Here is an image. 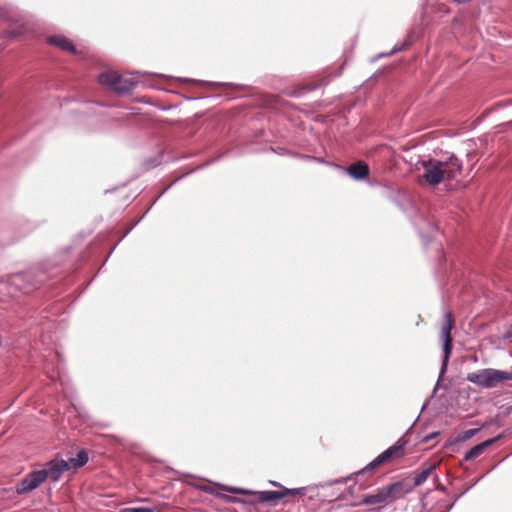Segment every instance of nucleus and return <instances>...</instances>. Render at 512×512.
<instances>
[{
	"label": "nucleus",
	"instance_id": "f3484780",
	"mask_svg": "<svg viewBox=\"0 0 512 512\" xmlns=\"http://www.w3.org/2000/svg\"><path fill=\"white\" fill-rule=\"evenodd\" d=\"M479 430L480 429L476 428V429H468V430L464 431L461 435V440L466 441V440L472 438L479 432Z\"/></svg>",
	"mask_w": 512,
	"mask_h": 512
},
{
	"label": "nucleus",
	"instance_id": "f257e3e1",
	"mask_svg": "<svg viewBox=\"0 0 512 512\" xmlns=\"http://www.w3.org/2000/svg\"><path fill=\"white\" fill-rule=\"evenodd\" d=\"M424 168L423 178L430 185H438L457 179L462 172L463 163L455 155L446 160L429 159L422 162Z\"/></svg>",
	"mask_w": 512,
	"mask_h": 512
},
{
	"label": "nucleus",
	"instance_id": "9d476101",
	"mask_svg": "<svg viewBox=\"0 0 512 512\" xmlns=\"http://www.w3.org/2000/svg\"><path fill=\"white\" fill-rule=\"evenodd\" d=\"M440 462L434 463H424L421 466L420 471L415 472L413 489L415 487L421 486L423 483L427 481V479L433 475V472L439 467Z\"/></svg>",
	"mask_w": 512,
	"mask_h": 512
},
{
	"label": "nucleus",
	"instance_id": "6e6552de",
	"mask_svg": "<svg viewBox=\"0 0 512 512\" xmlns=\"http://www.w3.org/2000/svg\"><path fill=\"white\" fill-rule=\"evenodd\" d=\"M69 470L66 460L58 457L51 460L46 467L42 469V471H44L45 479H49L54 482L61 478L63 472Z\"/></svg>",
	"mask_w": 512,
	"mask_h": 512
},
{
	"label": "nucleus",
	"instance_id": "a211bd4d",
	"mask_svg": "<svg viewBox=\"0 0 512 512\" xmlns=\"http://www.w3.org/2000/svg\"><path fill=\"white\" fill-rule=\"evenodd\" d=\"M223 489L225 491L232 492V493H239V494H250L251 493V491H249L247 489L237 488V487L224 486Z\"/></svg>",
	"mask_w": 512,
	"mask_h": 512
},
{
	"label": "nucleus",
	"instance_id": "f03ea898",
	"mask_svg": "<svg viewBox=\"0 0 512 512\" xmlns=\"http://www.w3.org/2000/svg\"><path fill=\"white\" fill-rule=\"evenodd\" d=\"M469 382L484 388L491 389L497 387L500 383L512 380V372L484 368L469 373L466 378Z\"/></svg>",
	"mask_w": 512,
	"mask_h": 512
},
{
	"label": "nucleus",
	"instance_id": "2eb2a0df",
	"mask_svg": "<svg viewBox=\"0 0 512 512\" xmlns=\"http://www.w3.org/2000/svg\"><path fill=\"white\" fill-rule=\"evenodd\" d=\"M48 42L52 45L58 46L63 50L74 52L75 48L70 39L62 35H55L48 38Z\"/></svg>",
	"mask_w": 512,
	"mask_h": 512
},
{
	"label": "nucleus",
	"instance_id": "6ab92c4d",
	"mask_svg": "<svg viewBox=\"0 0 512 512\" xmlns=\"http://www.w3.org/2000/svg\"><path fill=\"white\" fill-rule=\"evenodd\" d=\"M121 512H153V511L146 507H127V508L122 509Z\"/></svg>",
	"mask_w": 512,
	"mask_h": 512
},
{
	"label": "nucleus",
	"instance_id": "1a4fd4ad",
	"mask_svg": "<svg viewBox=\"0 0 512 512\" xmlns=\"http://www.w3.org/2000/svg\"><path fill=\"white\" fill-rule=\"evenodd\" d=\"M383 488L389 499L388 501H394L396 499L402 498L413 490V486L403 481L394 482Z\"/></svg>",
	"mask_w": 512,
	"mask_h": 512
},
{
	"label": "nucleus",
	"instance_id": "4468645a",
	"mask_svg": "<svg viewBox=\"0 0 512 512\" xmlns=\"http://www.w3.org/2000/svg\"><path fill=\"white\" fill-rule=\"evenodd\" d=\"M387 494L384 488H380L373 493L367 494L363 497L362 503L366 505H379L388 501Z\"/></svg>",
	"mask_w": 512,
	"mask_h": 512
},
{
	"label": "nucleus",
	"instance_id": "4be33fe9",
	"mask_svg": "<svg viewBox=\"0 0 512 512\" xmlns=\"http://www.w3.org/2000/svg\"><path fill=\"white\" fill-rule=\"evenodd\" d=\"M203 490L207 491V492H210V490L208 488H206V487Z\"/></svg>",
	"mask_w": 512,
	"mask_h": 512
},
{
	"label": "nucleus",
	"instance_id": "dca6fc26",
	"mask_svg": "<svg viewBox=\"0 0 512 512\" xmlns=\"http://www.w3.org/2000/svg\"><path fill=\"white\" fill-rule=\"evenodd\" d=\"M87 461H88V455H87L86 451L81 450L77 453L76 458H69L68 460H66V463L70 470H76V469L82 467L83 465H85L87 463Z\"/></svg>",
	"mask_w": 512,
	"mask_h": 512
},
{
	"label": "nucleus",
	"instance_id": "f8f14e48",
	"mask_svg": "<svg viewBox=\"0 0 512 512\" xmlns=\"http://www.w3.org/2000/svg\"><path fill=\"white\" fill-rule=\"evenodd\" d=\"M500 438H501V435H498L494 438L488 439V440L474 446L465 454V457H464L465 460L471 461V460L478 458L485 451L486 448H488L489 446H491L492 444L497 442Z\"/></svg>",
	"mask_w": 512,
	"mask_h": 512
},
{
	"label": "nucleus",
	"instance_id": "9b49d317",
	"mask_svg": "<svg viewBox=\"0 0 512 512\" xmlns=\"http://www.w3.org/2000/svg\"><path fill=\"white\" fill-rule=\"evenodd\" d=\"M300 492V489H287L284 488L282 491H262L259 493V500L261 502H276L286 496L296 495Z\"/></svg>",
	"mask_w": 512,
	"mask_h": 512
},
{
	"label": "nucleus",
	"instance_id": "412c9836",
	"mask_svg": "<svg viewBox=\"0 0 512 512\" xmlns=\"http://www.w3.org/2000/svg\"><path fill=\"white\" fill-rule=\"evenodd\" d=\"M437 435V433H433L431 435H428L425 437V440H428V439H431V438H434L435 436Z\"/></svg>",
	"mask_w": 512,
	"mask_h": 512
},
{
	"label": "nucleus",
	"instance_id": "7ed1b4c3",
	"mask_svg": "<svg viewBox=\"0 0 512 512\" xmlns=\"http://www.w3.org/2000/svg\"><path fill=\"white\" fill-rule=\"evenodd\" d=\"M98 82L112 91L124 94L132 91L137 84L134 77L126 74H119L116 71L108 70L98 76Z\"/></svg>",
	"mask_w": 512,
	"mask_h": 512
},
{
	"label": "nucleus",
	"instance_id": "20e7f679",
	"mask_svg": "<svg viewBox=\"0 0 512 512\" xmlns=\"http://www.w3.org/2000/svg\"><path fill=\"white\" fill-rule=\"evenodd\" d=\"M453 328V319L450 313H446L441 327V340L443 342V359L440 371V377L446 372L449 357L452 350L451 330Z\"/></svg>",
	"mask_w": 512,
	"mask_h": 512
},
{
	"label": "nucleus",
	"instance_id": "39448f33",
	"mask_svg": "<svg viewBox=\"0 0 512 512\" xmlns=\"http://www.w3.org/2000/svg\"><path fill=\"white\" fill-rule=\"evenodd\" d=\"M407 441L402 437L395 444L390 446L388 449L379 454L372 462H370L362 472H371L381 464L387 462L388 460L399 457L402 455L405 445Z\"/></svg>",
	"mask_w": 512,
	"mask_h": 512
},
{
	"label": "nucleus",
	"instance_id": "423d86ee",
	"mask_svg": "<svg viewBox=\"0 0 512 512\" xmlns=\"http://www.w3.org/2000/svg\"><path fill=\"white\" fill-rule=\"evenodd\" d=\"M33 271L17 273L11 275L8 278V282L15 286V290H21L24 293H29L31 290L38 287V285L44 281V278L41 277L36 280H32Z\"/></svg>",
	"mask_w": 512,
	"mask_h": 512
},
{
	"label": "nucleus",
	"instance_id": "ddd939ff",
	"mask_svg": "<svg viewBox=\"0 0 512 512\" xmlns=\"http://www.w3.org/2000/svg\"><path fill=\"white\" fill-rule=\"evenodd\" d=\"M347 173L355 180H362L369 174V167L363 161H358L346 169Z\"/></svg>",
	"mask_w": 512,
	"mask_h": 512
},
{
	"label": "nucleus",
	"instance_id": "0eeeda50",
	"mask_svg": "<svg viewBox=\"0 0 512 512\" xmlns=\"http://www.w3.org/2000/svg\"><path fill=\"white\" fill-rule=\"evenodd\" d=\"M44 471L37 470L29 473L17 486L18 493H27L39 487L45 481Z\"/></svg>",
	"mask_w": 512,
	"mask_h": 512
},
{
	"label": "nucleus",
	"instance_id": "aec40b11",
	"mask_svg": "<svg viewBox=\"0 0 512 512\" xmlns=\"http://www.w3.org/2000/svg\"><path fill=\"white\" fill-rule=\"evenodd\" d=\"M402 49H403V46H400V47L395 46V47L392 49V51L390 52V54L395 53V52H397V51H400V50H402Z\"/></svg>",
	"mask_w": 512,
	"mask_h": 512
}]
</instances>
